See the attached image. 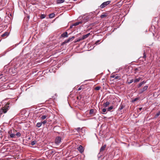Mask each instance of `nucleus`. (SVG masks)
<instances>
[{
    "label": "nucleus",
    "instance_id": "38",
    "mask_svg": "<svg viewBox=\"0 0 160 160\" xmlns=\"http://www.w3.org/2000/svg\"><path fill=\"white\" fill-rule=\"evenodd\" d=\"M119 78H120V77L119 76H115V79H119Z\"/></svg>",
    "mask_w": 160,
    "mask_h": 160
},
{
    "label": "nucleus",
    "instance_id": "2",
    "mask_svg": "<svg viewBox=\"0 0 160 160\" xmlns=\"http://www.w3.org/2000/svg\"><path fill=\"white\" fill-rule=\"evenodd\" d=\"M106 144H105L103 146H102V147H101L100 150V152L98 155V158H100L101 156L102 155H101V154H102V152L104 150L105 148H106Z\"/></svg>",
    "mask_w": 160,
    "mask_h": 160
},
{
    "label": "nucleus",
    "instance_id": "18",
    "mask_svg": "<svg viewBox=\"0 0 160 160\" xmlns=\"http://www.w3.org/2000/svg\"><path fill=\"white\" fill-rule=\"evenodd\" d=\"M0 79H1V80L3 82L5 81L7 79L4 76L3 77H0Z\"/></svg>",
    "mask_w": 160,
    "mask_h": 160
},
{
    "label": "nucleus",
    "instance_id": "46",
    "mask_svg": "<svg viewBox=\"0 0 160 160\" xmlns=\"http://www.w3.org/2000/svg\"><path fill=\"white\" fill-rule=\"evenodd\" d=\"M135 71H137V70H138V68H136L135 69Z\"/></svg>",
    "mask_w": 160,
    "mask_h": 160
},
{
    "label": "nucleus",
    "instance_id": "27",
    "mask_svg": "<svg viewBox=\"0 0 160 160\" xmlns=\"http://www.w3.org/2000/svg\"><path fill=\"white\" fill-rule=\"evenodd\" d=\"M107 16V15L106 14H102L100 16V18H103L105 17H106Z\"/></svg>",
    "mask_w": 160,
    "mask_h": 160
},
{
    "label": "nucleus",
    "instance_id": "9",
    "mask_svg": "<svg viewBox=\"0 0 160 160\" xmlns=\"http://www.w3.org/2000/svg\"><path fill=\"white\" fill-rule=\"evenodd\" d=\"M67 37H68V35L67 32L62 33L61 36V37L66 38Z\"/></svg>",
    "mask_w": 160,
    "mask_h": 160
},
{
    "label": "nucleus",
    "instance_id": "11",
    "mask_svg": "<svg viewBox=\"0 0 160 160\" xmlns=\"http://www.w3.org/2000/svg\"><path fill=\"white\" fill-rule=\"evenodd\" d=\"M110 104V102L108 101H107L106 102H104L103 103V105L105 107H107Z\"/></svg>",
    "mask_w": 160,
    "mask_h": 160
},
{
    "label": "nucleus",
    "instance_id": "4",
    "mask_svg": "<svg viewBox=\"0 0 160 160\" xmlns=\"http://www.w3.org/2000/svg\"><path fill=\"white\" fill-rule=\"evenodd\" d=\"M148 88V85L145 86L143 88L139 90V93H142L144 92Z\"/></svg>",
    "mask_w": 160,
    "mask_h": 160
},
{
    "label": "nucleus",
    "instance_id": "31",
    "mask_svg": "<svg viewBox=\"0 0 160 160\" xmlns=\"http://www.w3.org/2000/svg\"><path fill=\"white\" fill-rule=\"evenodd\" d=\"M101 88V87L100 86H98L97 87L95 88V90H98L100 89Z\"/></svg>",
    "mask_w": 160,
    "mask_h": 160
},
{
    "label": "nucleus",
    "instance_id": "8",
    "mask_svg": "<svg viewBox=\"0 0 160 160\" xmlns=\"http://www.w3.org/2000/svg\"><path fill=\"white\" fill-rule=\"evenodd\" d=\"M15 132H16V130H13V132L9 136L10 138H16L15 134Z\"/></svg>",
    "mask_w": 160,
    "mask_h": 160
},
{
    "label": "nucleus",
    "instance_id": "28",
    "mask_svg": "<svg viewBox=\"0 0 160 160\" xmlns=\"http://www.w3.org/2000/svg\"><path fill=\"white\" fill-rule=\"evenodd\" d=\"M47 117V116L45 115H43L41 117V118L42 120H44V119H45Z\"/></svg>",
    "mask_w": 160,
    "mask_h": 160
},
{
    "label": "nucleus",
    "instance_id": "26",
    "mask_svg": "<svg viewBox=\"0 0 160 160\" xmlns=\"http://www.w3.org/2000/svg\"><path fill=\"white\" fill-rule=\"evenodd\" d=\"M82 40V38H78V39H77L75 41V42H79L80 41H81Z\"/></svg>",
    "mask_w": 160,
    "mask_h": 160
},
{
    "label": "nucleus",
    "instance_id": "6",
    "mask_svg": "<svg viewBox=\"0 0 160 160\" xmlns=\"http://www.w3.org/2000/svg\"><path fill=\"white\" fill-rule=\"evenodd\" d=\"M77 149L81 153L83 152L84 151L83 148L81 145H79V147Z\"/></svg>",
    "mask_w": 160,
    "mask_h": 160
},
{
    "label": "nucleus",
    "instance_id": "35",
    "mask_svg": "<svg viewBox=\"0 0 160 160\" xmlns=\"http://www.w3.org/2000/svg\"><path fill=\"white\" fill-rule=\"evenodd\" d=\"M40 17L41 18H45V16L44 14H42L41 16Z\"/></svg>",
    "mask_w": 160,
    "mask_h": 160
},
{
    "label": "nucleus",
    "instance_id": "25",
    "mask_svg": "<svg viewBox=\"0 0 160 160\" xmlns=\"http://www.w3.org/2000/svg\"><path fill=\"white\" fill-rule=\"evenodd\" d=\"M124 106L123 105L121 104L120 105V107L119 108V109L120 110H121L122 109L124 108Z\"/></svg>",
    "mask_w": 160,
    "mask_h": 160
},
{
    "label": "nucleus",
    "instance_id": "23",
    "mask_svg": "<svg viewBox=\"0 0 160 160\" xmlns=\"http://www.w3.org/2000/svg\"><path fill=\"white\" fill-rule=\"evenodd\" d=\"M141 79V78H136L134 81V82H138Z\"/></svg>",
    "mask_w": 160,
    "mask_h": 160
},
{
    "label": "nucleus",
    "instance_id": "22",
    "mask_svg": "<svg viewBox=\"0 0 160 160\" xmlns=\"http://www.w3.org/2000/svg\"><path fill=\"white\" fill-rule=\"evenodd\" d=\"M13 133V131H12V130H10L8 131V134L9 135V136L12 133Z\"/></svg>",
    "mask_w": 160,
    "mask_h": 160
},
{
    "label": "nucleus",
    "instance_id": "14",
    "mask_svg": "<svg viewBox=\"0 0 160 160\" xmlns=\"http://www.w3.org/2000/svg\"><path fill=\"white\" fill-rule=\"evenodd\" d=\"M95 110L93 109H91L89 111V114L90 115H93L94 113Z\"/></svg>",
    "mask_w": 160,
    "mask_h": 160
},
{
    "label": "nucleus",
    "instance_id": "39",
    "mask_svg": "<svg viewBox=\"0 0 160 160\" xmlns=\"http://www.w3.org/2000/svg\"><path fill=\"white\" fill-rule=\"evenodd\" d=\"M138 98H135L134 99H133V100H132V102H135V101H136L137 100H138Z\"/></svg>",
    "mask_w": 160,
    "mask_h": 160
},
{
    "label": "nucleus",
    "instance_id": "33",
    "mask_svg": "<svg viewBox=\"0 0 160 160\" xmlns=\"http://www.w3.org/2000/svg\"><path fill=\"white\" fill-rule=\"evenodd\" d=\"M133 81V80L132 79H131V80H130V81H129L128 82V84H131L132 82Z\"/></svg>",
    "mask_w": 160,
    "mask_h": 160
},
{
    "label": "nucleus",
    "instance_id": "48",
    "mask_svg": "<svg viewBox=\"0 0 160 160\" xmlns=\"http://www.w3.org/2000/svg\"><path fill=\"white\" fill-rule=\"evenodd\" d=\"M53 153V152L52 151V153Z\"/></svg>",
    "mask_w": 160,
    "mask_h": 160
},
{
    "label": "nucleus",
    "instance_id": "29",
    "mask_svg": "<svg viewBox=\"0 0 160 160\" xmlns=\"http://www.w3.org/2000/svg\"><path fill=\"white\" fill-rule=\"evenodd\" d=\"M106 111V109L105 108H103L102 110V113L104 114V113Z\"/></svg>",
    "mask_w": 160,
    "mask_h": 160
},
{
    "label": "nucleus",
    "instance_id": "15",
    "mask_svg": "<svg viewBox=\"0 0 160 160\" xmlns=\"http://www.w3.org/2000/svg\"><path fill=\"white\" fill-rule=\"evenodd\" d=\"M64 1V0H57V2L58 4H59L63 2Z\"/></svg>",
    "mask_w": 160,
    "mask_h": 160
},
{
    "label": "nucleus",
    "instance_id": "21",
    "mask_svg": "<svg viewBox=\"0 0 160 160\" xmlns=\"http://www.w3.org/2000/svg\"><path fill=\"white\" fill-rule=\"evenodd\" d=\"M42 124L41 122H38L37 123L36 126L38 128L40 127Z\"/></svg>",
    "mask_w": 160,
    "mask_h": 160
},
{
    "label": "nucleus",
    "instance_id": "1",
    "mask_svg": "<svg viewBox=\"0 0 160 160\" xmlns=\"http://www.w3.org/2000/svg\"><path fill=\"white\" fill-rule=\"evenodd\" d=\"M110 2V1H108L105 2H104L102 3L99 7L101 8H103L109 4Z\"/></svg>",
    "mask_w": 160,
    "mask_h": 160
},
{
    "label": "nucleus",
    "instance_id": "41",
    "mask_svg": "<svg viewBox=\"0 0 160 160\" xmlns=\"http://www.w3.org/2000/svg\"><path fill=\"white\" fill-rule=\"evenodd\" d=\"M115 75H113L112 76H111V77L112 78H115Z\"/></svg>",
    "mask_w": 160,
    "mask_h": 160
},
{
    "label": "nucleus",
    "instance_id": "36",
    "mask_svg": "<svg viewBox=\"0 0 160 160\" xmlns=\"http://www.w3.org/2000/svg\"><path fill=\"white\" fill-rule=\"evenodd\" d=\"M160 115V111L156 114V117H158Z\"/></svg>",
    "mask_w": 160,
    "mask_h": 160
},
{
    "label": "nucleus",
    "instance_id": "10",
    "mask_svg": "<svg viewBox=\"0 0 160 160\" xmlns=\"http://www.w3.org/2000/svg\"><path fill=\"white\" fill-rule=\"evenodd\" d=\"M90 35V33H88L86 34L85 35H83L82 38V40H83L85 38H87Z\"/></svg>",
    "mask_w": 160,
    "mask_h": 160
},
{
    "label": "nucleus",
    "instance_id": "44",
    "mask_svg": "<svg viewBox=\"0 0 160 160\" xmlns=\"http://www.w3.org/2000/svg\"><path fill=\"white\" fill-rule=\"evenodd\" d=\"M142 108H139V109L141 111V110H142Z\"/></svg>",
    "mask_w": 160,
    "mask_h": 160
},
{
    "label": "nucleus",
    "instance_id": "49",
    "mask_svg": "<svg viewBox=\"0 0 160 160\" xmlns=\"http://www.w3.org/2000/svg\"><path fill=\"white\" fill-rule=\"evenodd\" d=\"M1 40H0V42L1 41Z\"/></svg>",
    "mask_w": 160,
    "mask_h": 160
},
{
    "label": "nucleus",
    "instance_id": "32",
    "mask_svg": "<svg viewBox=\"0 0 160 160\" xmlns=\"http://www.w3.org/2000/svg\"><path fill=\"white\" fill-rule=\"evenodd\" d=\"M75 129L78 132H79L80 130H82V128H77Z\"/></svg>",
    "mask_w": 160,
    "mask_h": 160
},
{
    "label": "nucleus",
    "instance_id": "17",
    "mask_svg": "<svg viewBox=\"0 0 160 160\" xmlns=\"http://www.w3.org/2000/svg\"><path fill=\"white\" fill-rule=\"evenodd\" d=\"M146 54L145 53V51H144V52L143 54V56L142 57V58L144 59V60H142L143 61H145L146 60Z\"/></svg>",
    "mask_w": 160,
    "mask_h": 160
},
{
    "label": "nucleus",
    "instance_id": "5",
    "mask_svg": "<svg viewBox=\"0 0 160 160\" xmlns=\"http://www.w3.org/2000/svg\"><path fill=\"white\" fill-rule=\"evenodd\" d=\"M74 38L75 37L74 36H73L71 38H69L68 39L65 40L64 42H63L62 43V44H64L68 43L69 42L72 41Z\"/></svg>",
    "mask_w": 160,
    "mask_h": 160
},
{
    "label": "nucleus",
    "instance_id": "30",
    "mask_svg": "<svg viewBox=\"0 0 160 160\" xmlns=\"http://www.w3.org/2000/svg\"><path fill=\"white\" fill-rule=\"evenodd\" d=\"M36 142H37L36 141H32L31 142V144L32 145H34L36 143Z\"/></svg>",
    "mask_w": 160,
    "mask_h": 160
},
{
    "label": "nucleus",
    "instance_id": "13",
    "mask_svg": "<svg viewBox=\"0 0 160 160\" xmlns=\"http://www.w3.org/2000/svg\"><path fill=\"white\" fill-rule=\"evenodd\" d=\"M9 35V33L8 32H5L2 35V37H7Z\"/></svg>",
    "mask_w": 160,
    "mask_h": 160
},
{
    "label": "nucleus",
    "instance_id": "3",
    "mask_svg": "<svg viewBox=\"0 0 160 160\" xmlns=\"http://www.w3.org/2000/svg\"><path fill=\"white\" fill-rule=\"evenodd\" d=\"M61 140L62 138L61 137L59 136L55 138V142L56 144L58 145L61 142Z\"/></svg>",
    "mask_w": 160,
    "mask_h": 160
},
{
    "label": "nucleus",
    "instance_id": "19",
    "mask_svg": "<svg viewBox=\"0 0 160 160\" xmlns=\"http://www.w3.org/2000/svg\"><path fill=\"white\" fill-rule=\"evenodd\" d=\"M54 16H55V14L54 13H52L50 14L49 15V17L50 18H52L54 17Z\"/></svg>",
    "mask_w": 160,
    "mask_h": 160
},
{
    "label": "nucleus",
    "instance_id": "24",
    "mask_svg": "<svg viewBox=\"0 0 160 160\" xmlns=\"http://www.w3.org/2000/svg\"><path fill=\"white\" fill-rule=\"evenodd\" d=\"M113 108V106H112L108 108L107 110H108V111H110Z\"/></svg>",
    "mask_w": 160,
    "mask_h": 160
},
{
    "label": "nucleus",
    "instance_id": "40",
    "mask_svg": "<svg viewBox=\"0 0 160 160\" xmlns=\"http://www.w3.org/2000/svg\"><path fill=\"white\" fill-rule=\"evenodd\" d=\"M89 18L88 16H87L85 18V19L86 20H88L89 19Z\"/></svg>",
    "mask_w": 160,
    "mask_h": 160
},
{
    "label": "nucleus",
    "instance_id": "43",
    "mask_svg": "<svg viewBox=\"0 0 160 160\" xmlns=\"http://www.w3.org/2000/svg\"><path fill=\"white\" fill-rule=\"evenodd\" d=\"M82 89V88L81 87H79L78 89V91H80V90L81 89Z\"/></svg>",
    "mask_w": 160,
    "mask_h": 160
},
{
    "label": "nucleus",
    "instance_id": "37",
    "mask_svg": "<svg viewBox=\"0 0 160 160\" xmlns=\"http://www.w3.org/2000/svg\"><path fill=\"white\" fill-rule=\"evenodd\" d=\"M100 42V40H98L95 43V44L96 45H97L98 44L99 42Z\"/></svg>",
    "mask_w": 160,
    "mask_h": 160
},
{
    "label": "nucleus",
    "instance_id": "7",
    "mask_svg": "<svg viewBox=\"0 0 160 160\" xmlns=\"http://www.w3.org/2000/svg\"><path fill=\"white\" fill-rule=\"evenodd\" d=\"M7 108H2L0 110V114L2 113H5L7 111Z\"/></svg>",
    "mask_w": 160,
    "mask_h": 160
},
{
    "label": "nucleus",
    "instance_id": "16",
    "mask_svg": "<svg viewBox=\"0 0 160 160\" xmlns=\"http://www.w3.org/2000/svg\"><path fill=\"white\" fill-rule=\"evenodd\" d=\"M15 135L16 137L18 138L20 137L21 136V134L20 132H18L15 134Z\"/></svg>",
    "mask_w": 160,
    "mask_h": 160
},
{
    "label": "nucleus",
    "instance_id": "47",
    "mask_svg": "<svg viewBox=\"0 0 160 160\" xmlns=\"http://www.w3.org/2000/svg\"><path fill=\"white\" fill-rule=\"evenodd\" d=\"M28 18H29V16H28Z\"/></svg>",
    "mask_w": 160,
    "mask_h": 160
},
{
    "label": "nucleus",
    "instance_id": "34",
    "mask_svg": "<svg viewBox=\"0 0 160 160\" xmlns=\"http://www.w3.org/2000/svg\"><path fill=\"white\" fill-rule=\"evenodd\" d=\"M42 124H43V126H44L45 124L46 123L47 121L46 120H44L43 122H41Z\"/></svg>",
    "mask_w": 160,
    "mask_h": 160
},
{
    "label": "nucleus",
    "instance_id": "20",
    "mask_svg": "<svg viewBox=\"0 0 160 160\" xmlns=\"http://www.w3.org/2000/svg\"><path fill=\"white\" fill-rule=\"evenodd\" d=\"M82 23V22H76L74 23V24H73V25L74 26H75L78 25L80 23Z\"/></svg>",
    "mask_w": 160,
    "mask_h": 160
},
{
    "label": "nucleus",
    "instance_id": "12",
    "mask_svg": "<svg viewBox=\"0 0 160 160\" xmlns=\"http://www.w3.org/2000/svg\"><path fill=\"white\" fill-rule=\"evenodd\" d=\"M146 82L144 81H143L142 82H141L138 86V88H139L143 84L146 83Z\"/></svg>",
    "mask_w": 160,
    "mask_h": 160
},
{
    "label": "nucleus",
    "instance_id": "45",
    "mask_svg": "<svg viewBox=\"0 0 160 160\" xmlns=\"http://www.w3.org/2000/svg\"><path fill=\"white\" fill-rule=\"evenodd\" d=\"M73 26V24L72 25H71L70 26V28H72V27Z\"/></svg>",
    "mask_w": 160,
    "mask_h": 160
},
{
    "label": "nucleus",
    "instance_id": "42",
    "mask_svg": "<svg viewBox=\"0 0 160 160\" xmlns=\"http://www.w3.org/2000/svg\"><path fill=\"white\" fill-rule=\"evenodd\" d=\"M95 13V12L94 11L93 12H91L90 13V14H94Z\"/></svg>",
    "mask_w": 160,
    "mask_h": 160
}]
</instances>
